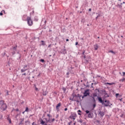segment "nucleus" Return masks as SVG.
Listing matches in <instances>:
<instances>
[{
  "label": "nucleus",
  "mask_w": 125,
  "mask_h": 125,
  "mask_svg": "<svg viewBox=\"0 0 125 125\" xmlns=\"http://www.w3.org/2000/svg\"><path fill=\"white\" fill-rule=\"evenodd\" d=\"M34 21H36V22H38L39 21V19L38 18V17H35Z\"/></svg>",
  "instance_id": "24"
},
{
  "label": "nucleus",
  "mask_w": 125,
  "mask_h": 125,
  "mask_svg": "<svg viewBox=\"0 0 125 125\" xmlns=\"http://www.w3.org/2000/svg\"><path fill=\"white\" fill-rule=\"evenodd\" d=\"M44 120H46V123L47 122V118H44Z\"/></svg>",
  "instance_id": "59"
},
{
  "label": "nucleus",
  "mask_w": 125,
  "mask_h": 125,
  "mask_svg": "<svg viewBox=\"0 0 125 125\" xmlns=\"http://www.w3.org/2000/svg\"><path fill=\"white\" fill-rule=\"evenodd\" d=\"M69 100H71V101H75L77 102V103H80V100H79L78 95H76V97H74V98H70Z\"/></svg>",
  "instance_id": "5"
},
{
  "label": "nucleus",
  "mask_w": 125,
  "mask_h": 125,
  "mask_svg": "<svg viewBox=\"0 0 125 125\" xmlns=\"http://www.w3.org/2000/svg\"><path fill=\"white\" fill-rule=\"evenodd\" d=\"M78 122L80 123V124H83V120H82V119H80V120H79Z\"/></svg>",
  "instance_id": "39"
},
{
  "label": "nucleus",
  "mask_w": 125,
  "mask_h": 125,
  "mask_svg": "<svg viewBox=\"0 0 125 125\" xmlns=\"http://www.w3.org/2000/svg\"><path fill=\"white\" fill-rule=\"evenodd\" d=\"M117 6L119 7V8H121V9H122L123 8V6H122V5H120L119 4H118Z\"/></svg>",
  "instance_id": "31"
},
{
  "label": "nucleus",
  "mask_w": 125,
  "mask_h": 125,
  "mask_svg": "<svg viewBox=\"0 0 125 125\" xmlns=\"http://www.w3.org/2000/svg\"><path fill=\"white\" fill-rule=\"evenodd\" d=\"M100 91H101V92H102V93H103V94H104L105 98L109 97V95H108V93H107V92H106V90H101Z\"/></svg>",
  "instance_id": "13"
},
{
  "label": "nucleus",
  "mask_w": 125,
  "mask_h": 125,
  "mask_svg": "<svg viewBox=\"0 0 125 125\" xmlns=\"http://www.w3.org/2000/svg\"><path fill=\"white\" fill-rule=\"evenodd\" d=\"M26 68H27V64H25V65H23V69H24V70H28Z\"/></svg>",
  "instance_id": "30"
},
{
  "label": "nucleus",
  "mask_w": 125,
  "mask_h": 125,
  "mask_svg": "<svg viewBox=\"0 0 125 125\" xmlns=\"http://www.w3.org/2000/svg\"><path fill=\"white\" fill-rule=\"evenodd\" d=\"M97 16H98V17H100V16H101V15L100 14H98V15Z\"/></svg>",
  "instance_id": "60"
},
{
  "label": "nucleus",
  "mask_w": 125,
  "mask_h": 125,
  "mask_svg": "<svg viewBox=\"0 0 125 125\" xmlns=\"http://www.w3.org/2000/svg\"><path fill=\"white\" fill-rule=\"evenodd\" d=\"M112 105H113V104L110 103V101H108L107 100L104 101V107H111Z\"/></svg>",
  "instance_id": "3"
},
{
  "label": "nucleus",
  "mask_w": 125,
  "mask_h": 125,
  "mask_svg": "<svg viewBox=\"0 0 125 125\" xmlns=\"http://www.w3.org/2000/svg\"><path fill=\"white\" fill-rule=\"evenodd\" d=\"M82 57H83L84 59V63L85 64H88V63H89V60L91 59V57H90V56H82Z\"/></svg>",
  "instance_id": "2"
},
{
  "label": "nucleus",
  "mask_w": 125,
  "mask_h": 125,
  "mask_svg": "<svg viewBox=\"0 0 125 125\" xmlns=\"http://www.w3.org/2000/svg\"><path fill=\"white\" fill-rule=\"evenodd\" d=\"M94 93H96L97 94H99V93H100V90H99V89H95Z\"/></svg>",
  "instance_id": "15"
},
{
  "label": "nucleus",
  "mask_w": 125,
  "mask_h": 125,
  "mask_svg": "<svg viewBox=\"0 0 125 125\" xmlns=\"http://www.w3.org/2000/svg\"><path fill=\"white\" fill-rule=\"evenodd\" d=\"M84 53H85V50L83 51V52L82 53V55H83L82 56H83L85 55L84 54Z\"/></svg>",
  "instance_id": "37"
},
{
  "label": "nucleus",
  "mask_w": 125,
  "mask_h": 125,
  "mask_svg": "<svg viewBox=\"0 0 125 125\" xmlns=\"http://www.w3.org/2000/svg\"><path fill=\"white\" fill-rule=\"evenodd\" d=\"M29 111V108L28 107H26L25 110V112H28Z\"/></svg>",
  "instance_id": "35"
},
{
  "label": "nucleus",
  "mask_w": 125,
  "mask_h": 125,
  "mask_svg": "<svg viewBox=\"0 0 125 125\" xmlns=\"http://www.w3.org/2000/svg\"><path fill=\"white\" fill-rule=\"evenodd\" d=\"M71 115L69 116V119L71 120H76V118H77V114L76 113H71Z\"/></svg>",
  "instance_id": "6"
},
{
  "label": "nucleus",
  "mask_w": 125,
  "mask_h": 125,
  "mask_svg": "<svg viewBox=\"0 0 125 125\" xmlns=\"http://www.w3.org/2000/svg\"><path fill=\"white\" fill-rule=\"evenodd\" d=\"M125 78H123L122 80H121V81L122 82H125Z\"/></svg>",
  "instance_id": "44"
},
{
  "label": "nucleus",
  "mask_w": 125,
  "mask_h": 125,
  "mask_svg": "<svg viewBox=\"0 0 125 125\" xmlns=\"http://www.w3.org/2000/svg\"><path fill=\"white\" fill-rule=\"evenodd\" d=\"M0 109L1 111H6L7 109V104L4 103V101L2 99H0Z\"/></svg>",
  "instance_id": "1"
},
{
  "label": "nucleus",
  "mask_w": 125,
  "mask_h": 125,
  "mask_svg": "<svg viewBox=\"0 0 125 125\" xmlns=\"http://www.w3.org/2000/svg\"><path fill=\"white\" fill-rule=\"evenodd\" d=\"M2 15H3V13H2V11H1V12L0 13V16H2Z\"/></svg>",
  "instance_id": "43"
},
{
  "label": "nucleus",
  "mask_w": 125,
  "mask_h": 125,
  "mask_svg": "<svg viewBox=\"0 0 125 125\" xmlns=\"http://www.w3.org/2000/svg\"><path fill=\"white\" fill-rule=\"evenodd\" d=\"M48 123H50V118H49L48 120H47V122L45 124H47Z\"/></svg>",
  "instance_id": "36"
},
{
  "label": "nucleus",
  "mask_w": 125,
  "mask_h": 125,
  "mask_svg": "<svg viewBox=\"0 0 125 125\" xmlns=\"http://www.w3.org/2000/svg\"><path fill=\"white\" fill-rule=\"evenodd\" d=\"M54 121H55V119L53 118L51 121V123H53V122H54Z\"/></svg>",
  "instance_id": "49"
},
{
  "label": "nucleus",
  "mask_w": 125,
  "mask_h": 125,
  "mask_svg": "<svg viewBox=\"0 0 125 125\" xmlns=\"http://www.w3.org/2000/svg\"><path fill=\"white\" fill-rule=\"evenodd\" d=\"M41 42H42L41 45L44 46V45L45 44V42L43 41H41Z\"/></svg>",
  "instance_id": "27"
},
{
  "label": "nucleus",
  "mask_w": 125,
  "mask_h": 125,
  "mask_svg": "<svg viewBox=\"0 0 125 125\" xmlns=\"http://www.w3.org/2000/svg\"><path fill=\"white\" fill-rule=\"evenodd\" d=\"M121 118H124V114H122L121 116H120Z\"/></svg>",
  "instance_id": "55"
},
{
  "label": "nucleus",
  "mask_w": 125,
  "mask_h": 125,
  "mask_svg": "<svg viewBox=\"0 0 125 125\" xmlns=\"http://www.w3.org/2000/svg\"><path fill=\"white\" fill-rule=\"evenodd\" d=\"M96 123H97L98 124H100V121L96 120Z\"/></svg>",
  "instance_id": "47"
},
{
  "label": "nucleus",
  "mask_w": 125,
  "mask_h": 125,
  "mask_svg": "<svg viewBox=\"0 0 125 125\" xmlns=\"http://www.w3.org/2000/svg\"><path fill=\"white\" fill-rule=\"evenodd\" d=\"M43 91V95L44 96H46V95L48 93V92H47V91H45L42 90Z\"/></svg>",
  "instance_id": "19"
},
{
  "label": "nucleus",
  "mask_w": 125,
  "mask_h": 125,
  "mask_svg": "<svg viewBox=\"0 0 125 125\" xmlns=\"http://www.w3.org/2000/svg\"><path fill=\"white\" fill-rule=\"evenodd\" d=\"M97 95H98V94L93 93V96H94V97H97Z\"/></svg>",
  "instance_id": "25"
},
{
  "label": "nucleus",
  "mask_w": 125,
  "mask_h": 125,
  "mask_svg": "<svg viewBox=\"0 0 125 125\" xmlns=\"http://www.w3.org/2000/svg\"><path fill=\"white\" fill-rule=\"evenodd\" d=\"M98 44L96 43L94 45V48L95 50H97V49H98Z\"/></svg>",
  "instance_id": "16"
},
{
  "label": "nucleus",
  "mask_w": 125,
  "mask_h": 125,
  "mask_svg": "<svg viewBox=\"0 0 125 125\" xmlns=\"http://www.w3.org/2000/svg\"><path fill=\"white\" fill-rule=\"evenodd\" d=\"M27 21L28 26H33V24H34V23L33 22V21H32L31 17H27Z\"/></svg>",
  "instance_id": "4"
},
{
  "label": "nucleus",
  "mask_w": 125,
  "mask_h": 125,
  "mask_svg": "<svg viewBox=\"0 0 125 125\" xmlns=\"http://www.w3.org/2000/svg\"><path fill=\"white\" fill-rule=\"evenodd\" d=\"M40 62H42V63H44V62H45V61L43 59H41Z\"/></svg>",
  "instance_id": "34"
},
{
  "label": "nucleus",
  "mask_w": 125,
  "mask_h": 125,
  "mask_svg": "<svg viewBox=\"0 0 125 125\" xmlns=\"http://www.w3.org/2000/svg\"><path fill=\"white\" fill-rule=\"evenodd\" d=\"M122 76H123V77H125V72H123V75H122Z\"/></svg>",
  "instance_id": "50"
},
{
  "label": "nucleus",
  "mask_w": 125,
  "mask_h": 125,
  "mask_svg": "<svg viewBox=\"0 0 125 125\" xmlns=\"http://www.w3.org/2000/svg\"><path fill=\"white\" fill-rule=\"evenodd\" d=\"M84 97H85L84 95H83V96H82V99H83L84 98Z\"/></svg>",
  "instance_id": "54"
},
{
  "label": "nucleus",
  "mask_w": 125,
  "mask_h": 125,
  "mask_svg": "<svg viewBox=\"0 0 125 125\" xmlns=\"http://www.w3.org/2000/svg\"><path fill=\"white\" fill-rule=\"evenodd\" d=\"M71 124H72V121H70V122H69V123H68V125H71Z\"/></svg>",
  "instance_id": "45"
},
{
  "label": "nucleus",
  "mask_w": 125,
  "mask_h": 125,
  "mask_svg": "<svg viewBox=\"0 0 125 125\" xmlns=\"http://www.w3.org/2000/svg\"><path fill=\"white\" fill-rule=\"evenodd\" d=\"M17 49V45H16V46H14L13 48H11L10 49L11 53L12 54V56H13V55L15 54V52L16 51Z\"/></svg>",
  "instance_id": "8"
},
{
  "label": "nucleus",
  "mask_w": 125,
  "mask_h": 125,
  "mask_svg": "<svg viewBox=\"0 0 125 125\" xmlns=\"http://www.w3.org/2000/svg\"><path fill=\"white\" fill-rule=\"evenodd\" d=\"M98 112L99 113L98 116H99L100 117V118H103V117H104V115H105V112H104L103 111H101V110L100 109H99Z\"/></svg>",
  "instance_id": "10"
},
{
  "label": "nucleus",
  "mask_w": 125,
  "mask_h": 125,
  "mask_svg": "<svg viewBox=\"0 0 125 125\" xmlns=\"http://www.w3.org/2000/svg\"><path fill=\"white\" fill-rule=\"evenodd\" d=\"M32 125H37L36 124H35V122H33L32 124Z\"/></svg>",
  "instance_id": "61"
},
{
  "label": "nucleus",
  "mask_w": 125,
  "mask_h": 125,
  "mask_svg": "<svg viewBox=\"0 0 125 125\" xmlns=\"http://www.w3.org/2000/svg\"><path fill=\"white\" fill-rule=\"evenodd\" d=\"M95 107H96V104H93V109H94V108H95Z\"/></svg>",
  "instance_id": "38"
},
{
  "label": "nucleus",
  "mask_w": 125,
  "mask_h": 125,
  "mask_svg": "<svg viewBox=\"0 0 125 125\" xmlns=\"http://www.w3.org/2000/svg\"><path fill=\"white\" fill-rule=\"evenodd\" d=\"M27 123H28L29 124H30V121H29V120H27V121H25V124H27Z\"/></svg>",
  "instance_id": "46"
},
{
  "label": "nucleus",
  "mask_w": 125,
  "mask_h": 125,
  "mask_svg": "<svg viewBox=\"0 0 125 125\" xmlns=\"http://www.w3.org/2000/svg\"><path fill=\"white\" fill-rule=\"evenodd\" d=\"M75 45H79V42H76Z\"/></svg>",
  "instance_id": "52"
},
{
  "label": "nucleus",
  "mask_w": 125,
  "mask_h": 125,
  "mask_svg": "<svg viewBox=\"0 0 125 125\" xmlns=\"http://www.w3.org/2000/svg\"><path fill=\"white\" fill-rule=\"evenodd\" d=\"M22 76H26V73H23Z\"/></svg>",
  "instance_id": "56"
},
{
  "label": "nucleus",
  "mask_w": 125,
  "mask_h": 125,
  "mask_svg": "<svg viewBox=\"0 0 125 125\" xmlns=\"http://www.w3.org/2000/svg\"><path fill=\"white\" fill-rule=\"evenodd\" d=\"M67 110H68V108H64V111H67Z\"/></svg>",
  "instance_id": "63"
},
{
  "label": "nucleus",
  "mask_w": 125,
  "mask_h": 125,
  "mask_svg": "<svg viewBox=\"0 0 125 125\" xmlns=\"http://www.w3.org/2000/svg\"><path fill=\"white\" fill-rule=\"evenodd\" d=\"M27 70H28V69H24L22 68L21 70V73H24V72H26V71H27Z\"/></svg>",
  "instance_id": "23"
},
{
  "label": "nucleus",
  "mask_w": 125,
  "mask_h": 125,
  "mask_svg": "<svg viewBox=\"0 0 125 125\" xmlns=\"http://www.w3.org/2000/svg\"><path fill=\"white\" fill-rule=\"evenodd\" d=\"M94 104H96V101L95 100V99H94L93 100H92Z\"/></svg>",
  "instance_id": "40"
},
{
  "label": "nucleus",
  "mask_w": 125,
  "mask_h": 125,
  "mask_svg": "<svg viewBox=\"0 0 125 125\" xmlns=\"http://www.w3.org/2000/svg\"><path fill=\"white\" fill-rule=\"evenodd\" d=\"M76 94L75 93V92H73L72 94V98L74 99V97H76Z\"/></svg>",
  "instance_id": "22"
},
{
  "label": "nucleus",
  "mask_w": 125,
  "mask_h": 125,
  "mask_svg": "<svg viewBox=\"0 0 125 125\" xmlns=\"http://www.w3.org/2000/svg\"><path fill=\"white\" fill-rule=\"evenodd\" d=\"M90 96V97H91L92 98V99H93H93H95V97H94V96Z\"/></svg>",
  "instance_id": "42"
},
{
  "label": "nucleus",
  "mask_w": 125,
  "mask_h": 125,
  "mask_svg": "<svg viewBox=\"0 0 125 125\" xmlns=\"http://www.w3.org/2000/svg\"><path fill=\"white\" fill-rule=\"evenodd\" d=\"M69 74H70V73H69V72H68L66 73V75H69Z\"/></svg>",
  "instance_id": "64"
},
{
  "label": "nucleus",
  "mask_w": 125,
  "mask_h": 125,
  "mask_svg": "<svg viewBox=\"0 0 125 125\" xmlns=\"http://www.w3.org/2000/svg\"><path fill=\"white\" fill-rule=\"evenodd\" d=\"M61 105H62V104H61V103H59L56 106V109L57 112H59L60 111V109H59V108H60V107L61 106Z\"/></svg>",
  "instance_id": "12"
},
{
  "label": "nucleus",
  "mask_w": 125,
  "mask_h": 125,
  "mask_svg": "<svg viewBox=\"0 0 125 125\" xmlns=\"http://www.w3.org/2000/svg\"><path fill=\"white\" fill-rule=\"evenodd\" d=\"M86 87H87V88H89V87H90V86H89V85H86Z\"/></svg>",
  "instance_id": "51"
},
{
  "label": "nucleus",
  "mask_w": 125,
  "mask_h": 125,
  "mask_svg": "<svg viewBox=\"0 0 125 125\" xmlns=\"http://www.w3.org/2000/svg\"><path fill=\"white\" fill-rule=\"evenodd\" d=\"M78 115H79V116H81L82 115V111L81 110H78Z\"/></svg>",
  "instance_id": "28"
},
{
  "label": "nucleus",
  "mask_w": 125,
  "mask_h": 125,
  "mask_svg": "<svg viewBox=\"0 0 125 125\" xmlns=\"http://www.w3.org/2000/svg\"><path fill=\"white\" fill-rule=\"evenodd\" d=\"M93 84H94V83H91V87L93 88V86H92V85H93Z\"/></svg>",
  "instance_id": "58"
},
{
  "label": "nucleus",
  "mask_w": 125,
  "mask_h": 125,
  "mask_svg": "<svg viewBox=\"0 0 125 125\" xmlns=\"http://www.w3.org/2000/svg\"><path fill=\"white\" fill-rule=\"evenodd\" d=\"M78 100H80V101H82V99H81V98L82 97V95H80V94H78Z\"/></svg>",
  "instance_id": "21"
},
{
  "label": "nucleus",
  "mask_w": 125,
  "mask_h": 125,
  "mask_svg": "<svg viewBox=\"0 0 125 125\" xmlns=\"http://www.w3.org/2000/svg\"><path fill=\"white\" fill-rule=\"evenodd\" d=\"M6 95H9V94H8V91L6 90Z\"/></svg>",
  "instance_id": "53"
},
{
  "label": "nucleus",
  "mask_w": 125,
  "mask_h": 125,
  "mask_svg": "<svg viewBox=\"0 0 125 125\" xmlns=\"http://www.w3.org/2000/svg\"><path fill=\"white\" fill-rule=\"evenodd\" d=\"M5 54H6V53H5V52H4V54H3V57H4Z\"/></svg>",
  "instance_id": "57"
},
{
  "label": "nucleus",
  "mask_w": 125,
  "mask_h": 125,
  "mask_svg": "<svg viewBox=\"0 0 125 125\" xmlns=\"http://www.w3.org/2000/svg\"><path fill=\"white\" fill-rule=\"evenodd\" d=\"M13 110L14 111H16V112H19V108H17V109L13 108Z\"/></svg>",
  "instance_id": "32"
},
{
  "label": "nucleus",
  "mask_w": 125,
  "mask_h": 125,
  "mask_svg": "<svg viewBox=\"0 0 125 125\" xmlns=\"http://www.w3.org/2000/svg\"><path fill=\"white\" fill-rule=\"evenodd\" d=\"M45 121H43V120L42 119H41L40 120V124L41 125H45Z\"/></svg>",
  "instance_id": "17"
},
{
  "label": "nucleus",
  "mask_w": 125,
  "mask_h": 125,
  "mask_svg": "<svg viewBox=\"0 0 125 125\" xmlns=\"http://www.w3.org/2000/svg\"><path fill=\"white\" fill-rule=\"evenodd\" d=\"M109 52H111V53H113V54H116V52H114L113 50H110L109 51Z\"/></svg>",
  "instance_id": "33"
},
{
  "label": "nucleus",
  "mask_w": 125,
  "mask_h": 125,
  "mask_svg": "<svg viewBox=\"0 0 125 125\" xmlns=\"http://www.w3.org/2000/svg\"><path fill=\"white\" fill-rule=\"evenodd\" d=\"M86 114H88V118L92 119L93 118V113L90 112L89 110H86L85 111Z\"/></svg>",
  "instance_id": "7"
},
{
  "label": "nucleus",
  "mask_w": 125,
  "mask_h": 125,
  "mask_svg": "<svg viewBox=\"0 0 125 125\" xmlns=\"http://www.w3.org/2000/svg\"><path fill=\"white\" fill-rule=\"evenodd\" d=\"M62 90H63V92H65L66 90H67V88H66L65 87H62Z\"/></svg>",
  "instance_id": "29"
},
{
  "label": "nucleus",
  "mask_w": 125,
  "mask_h": 125,
  "mask_svg": "<svg viewBox=\"0 0 125 125\" xmlns=\"http://www.w3.org/2000/svg\"><path fill=\"white\" fill-rule=\"evenodd\" d=\"M106 84H109V85H112L113 84H116V83H114V82H112V83H107Z\"/></svg>",
  "instance_id": "20"
},
{
  "label": "nucleus",
  "mask_w": 125,
  "mask_h": 125,
  "mask_svg": "<svg viewBox=\"0 0 125 125\" xmlns=\"http://www.w3.org/2000/svg\"><path fill=\"white\" fill-rule=\"evenodd\" d=\"M51 44H49L48 46V47H51Z\"/></svg>",
  "instance_id": "62"
},
{
  "label": "nucleus",
  "mask_w": 125,
  "mask_h": 125,
  "mask_svg": "<svg viewBox=\"0 0 125 125\" xmlns=\"http://www.w3.org/2000/svg\"><path fill=\"white\" fill-rule=\"evenodd\" d=\"M23 122H24V118H21V122L19 123V125H24V123H23Z\"/></svg>",
  "instance_id": "18"
},
{
  "label": "nucleus",
  "mask_w": 125,
  "mask_h": 125,
  "mask_svg": "<svg viewBox=\"0 0 125 125\" xmlns=\"http://www.w3.org/2000/svg\"><path fill=\"white\" fill-rule=\"evenodd\" d=\"M47 117H49V118H50L51 117H52L50 114H47Z\"/></svg>",
  "instance_id": "48"
},
{
  "label": "nucleus",
  "mask_w": 125,
  "mask_h": 125,
  "mask_svg": "<svg viewBox=\"0 0 125 125\" xmlns=\"http://www.w3.org/2000/svg\"><path fill=\"white\" fill-rule=\"evenodd\" d=\"M90 93H89V89H87L85 90L83 93V95L86 97L87 96H89Z\"/></svg>",
  "instance_id": "11"
},
{
  "label": "nucleus",
  "mask_w": 125,
  "mask_h": 125,
  "mask_svg": "<svg viewBox=\"0 0 125 125\" xmlns=\"http://www.w3.org/2000/svg\"><path fill=\"white\" fill-rule=\"evenodd\" d=\"M60 52L61 54H67V50L65 49L61 50Z\"/></svg>",
  "instance_id": "14"
},
{
  "label": "nucleus",
  "mask_w": 125,
  "mask_h": 125,
  "mask_svg": "<svg viewBox=\"0 0 125 125\" xmlns=\"http://www.w3.org/2000/svg\"><path fill=\"white\" fill-rule=\"evenodd\" d=\"M97 99L100 103H101L102 105H104V104L105 101H104L103 99H102V97L97 96Z\"/></svg>",
  "instance_id": "9"
},
{
  "label": "nucleus",
  "mask_w": 125,
  "mask_h": 125,
  "mask_svg": "<svg viewBox=\"0 0 125 125\" xmlns=\"http://www.w3.org/2000/svg\"><path fill=\"white\" fill-rule=\"evenodd\" d=\"M119 95H120V94H119V93L116 94L115 96H116V98H118V96Z\"/></svg>",
  "instance_id": "41"
},
{
  "label": "nucleus",
  "mask_w": 125,
  "mask_h": 125,
  "mask_svg": "<svg viewBox=\"0 0 125 125\" xmlns=\"http://www.w3.org/2000/svg\"><path fill=\"white\" fill-rule=\"evenodd\" d=\"M7 121H9V124H11V119L9 117H7Z\"/></svg>",
  "instance_id": "26"
}]
</instances>
